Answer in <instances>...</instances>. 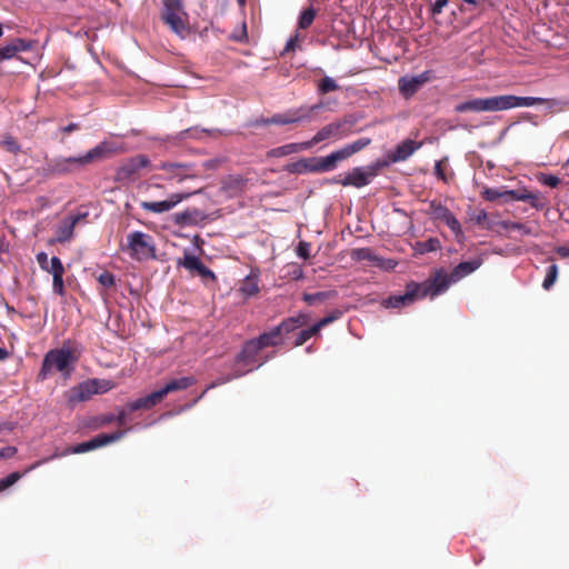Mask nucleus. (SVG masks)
Here are the masks:
<instances>
[{
  "label": "nucleus",
  "instance_id": "59",
  "mask_svg": "<svg viewBox=\"0 0 569 569\" xmlns=\"http://www.w3.org/2000/svg\"><path fill=\"white\" fill-rule=\"evenodd\" d=\"M488 213L485 210H480L475 217L473 220L477 224L483 226L487 222Z\"/></svg>",
  "mask_w": 569,
  "mask_h": 569
},
{
  "label": "nucleus",
  "instance_id": "43",
  "mask_svg": "<svg viewBox=\"0 0 569 569\" xmlns=\"http://www.w3.org/2000/svg\"><path fill=\"white\" fill-rule=\"evenodd\" d=\"M341 315H342L341 311L333 310L328 316L323 317L318 322H316L313 326L317 328L318 332H320L323 327H326V326L332 323L333 321H336L337 319H339L341 317Z\"/></svg>",
  "mask_w": 569,
  "mask_h": 569
},
{
  "label": "nucleus",
  "instance_id": "35",
  "mask_svg": "<svg viewBox=\"0 0 569 569\" xmlns=\"http://www.w3.org/2000/svg\"><path fill=\"white\" fill-rule=\"evenodd\" d=\"M335 293L331 291H319L313 293H305L302 300L307 302L309 306H315L319 302H323L325 300L331 298Z\"/></svg>",
  "mask_w": 569,
  "mask_h": 569
},
{
  "label": "nucleus",
  "instance_id": "46",
  "mask_svg": "<svg viewBox=\"0 0 569 569\" xmlns=\"http://www.w3.org/2000/svg\"><path fill=\"white\" fill-rule=\"evenodd\" d=\"M22 476L23 473L17 471L10 473L3 479H0V492L14 485Z\"/></svg>",
  "mask_w": 569,
  "mask_h": 569
},
{
  "label": "nucleus",
  "instance_id": "34",
  "mask_svg": "<svg viewBox=\"0 0 569 569\" xmlns=\"http://www.w3.org/2000/svg\"><path fill=\"white\" fill-rule=\"evenodd\" d=\"M317 335H319V332L313 325L307 329H302L296 333L293 346L300 347V346L305 345L310 338H312L313 336H317Z\"/></svg>",
  "mask_w": 569,
  "mask_h": 569
},
{
  "label": "nucleus",
  "instance_id": "14",
  "mask_svg": "<svg viewBox=\"0 0 569 569\" xmlns=\"http://www.w3.org/2000/svg\"><path fill=\"white\" fill-rule=\"evenodd\" d=\"M191 193H172L167 200L163 201H142L141 208L146 211L153 213H163L170 211L182 200L188 199Z\"/></svg>",
  "mask_w": 569,
  "mask_h": 569
},
{
  "label": "nucleus",
  "instance_id": "17",
  "mask_svg": "<svg viewBox=\"0 0 569 569\" xmlns=\"http://www.w3.org/2000/svg\"><path fill=\"white\" fill-rule=\"evenodd\" d=\"M508 199L512 201H527L537 210L543 209L547 204L545 197L540 192H530L527 189L509 191Z\"/></svg>",
  "mask_w": 569,
  "mask_h": 569
},
{
  "label": "nucleus",
  "instance_id": "44",
  "mask_svg": "<svg viewBox=\"0 0 569 569\" xmlns=\"http://www.w3.org/2000/svg\"><path fill=\"white\" fill-rule=\"evenodd\" d=\"M44 270L47 272L51 273L52 277H54V274H64V267H63L60 258H58V257H52L50 259L48 269H44Z\"/></svg>",
  "mask_w": 569,
  "mask_h": 569
},
{
  "label": "nucleus",
  "instance_id": "42",
  "mask_svg": "<svg viewBox=\"0 0 569 569\" xmlns=\"http://www.w3.org/2000/svg\"><path fill=\"white\" fill-rule=\"evenodd\" d=\"M339 89V86L337 84V82L330 78V77H325L320 82H319V86H318V90L321 94H327L329 92H332V91H336Z\"/></svg>",
  "mask_w": 569,
  "mask_h": 569
},
{
  "label": "nucleus",
  "instance_id": "41",
  "mask_svg": "<svg viewBox=\"0 0 569 569\" xmlns=\"http://www.w3.org/2000/svg\"><path fill=\"white\" fill-rule=\"evenodd\" d=\"M0 146L13 154H17L21 151V146L12 136H6L3 140L0 141Z\"/></svg>",
  "mask_w": 569,
  "mask_h": 569
},
{
  "label": "nucleus",
  "instance_id": "60",
  "mask_svg": "<svg viewBox=\"0 0 569 569\" xmlns=\"http://www.w3.org/2000/svg\"><path fill=\"white\" fill-rule=\"evenodd\" d=\"M81 128V126L79 123H76V122H71L69 123L68 126L66 127H62L60 128V130L64 133V134H69L76 130H79Z\"/></svg>",
  "mask_w": 569,
  "mask_h": 569
},
{
  "label": "nucleus",
  "instance_id": "29",
  "mask_svg": "<svg viewBox=\"0 0 569 569\" xmlns=\"http://www.w3.org/2000/svg\"><path fill=\"white\" fill-rule=\"evenodd\" d=\"M126 432H127V430H117L112 433H100L91 439L93 442V448L97 449V448L110 445L112 442H116V441L120 440L126 435Z\"/></svg>",
  "mask_w": 569,
  "mask_h": 569
},
{
  "label": "nucleus",
  "instance_id": "48",
  "mask_svg": "<svg viewBox=\"0 0 569 569\" xmlns=\"http://www.w3.org/2000/svg\"><path fill=\"white\" fill-rule=\"evenodd\" d=\"M539 181L550 188H557L560 184V179L553 174H541Z\"/></svg>",
  "mask_w": 569,
  "mask_h": 569
},
{
  "label": "nucleus",
  "instance_id": "16",
  "mask_svg": "<svg viewBox=\"0 0 569 569\" xmlns=\"http://www.w3.org/2000/svg\"><path fill=\"white\" fill-rule=\"evenodd\" d=\"M88 217V212L69 216L57 228L56 241L64 243L71 240L76 226Z\"/></svg>",
  "mask_w": 569,
  "mask_h": 569
},
{
  "label": "nucleus",
  "instance_id": "8",
  "mask_svg": "<svg viewBox=\"0 0 569 569\" xmlns=\"http://www.w3.org/2000/svg\"><path fill=\"white\" fill-rule=\"evenodd\" d=\"M72 360V355L69 350H50L42 360V366L38 373V379L42 381L46 380L53 369L60 372L67 371Z\"/></svg>",
  "mask_w": 569,
  "mask_h": 569
},
{
  "label": "nucleus",
  "instance_id": "45",
  "mask_svg": "<svg viewBox=\"0 0 569 569\" xmlns=\"http://www.w3.org/2000/svg\"><path fill=\"white\" fill-rule=\"evenodd\" d=\"M286 170L290 173H306L309 172V167L307 166V159H300L293 163H289L286 167Z\"/></svg>",
  "mask_w": 569,
  "mask_h": 569
},
{
  "label": "nucleus",
  "instance_id": "15",
  "mask_svg": "<svg viewBox=\"0 0 569 569\" xmlns=\"http://www.w3.org/2000/svg\"><path fill=\"white\" fill-rule=\"evenodd\" d=\"M96 381L89 379L71 388L67 392V399L70 406H74L78 402L89 400L92 396L97 395Z\"/></svg>",
  "mask_w": 569,
  "mask_h": 569
},
{
  "label": "nucleus",
  "instance_id": "13",
  "mask_svg": "<svg viewBox=\"0 0 569 569\" xmlns=\"http://www.w3.org/2000/svg\"><path fill=\"white\" fill-rule=\"evenodd\" d=\"M430 79L431 77L429 71H425L415 77L405 76L398 80V88L400 93L406 99H409L416 94L425 83L430 81Z\"/></svg>",
  "mask_w": 569,
  "mask_h": 569
},
{
  "label": "nucleus",
  "instance_id": "49",
  "mask_svg": "<svg viewBox=\"0 0 569 569\" xmlns=\"http://www.w3.org/2000/svg\"><path fill=\"white\" fill-rule=\"evenodd\" d=\"M53 291L59 295H64L63 274H54L52 282Z\"/></svg>",
  "mask_w": 569,
  "mask_h": 569
},
{
  "label": "nucleus",
  "instance_id": "23",
  "mask_svg": "<svg viewBox=\"0 0 569 569\" xmlns=\"http://www.w3.org/2000/svg\"><path fill=\"white\" fill-rule=\"evenodd\" d=\"M310 321V316L307 313H299L293 317L283 319L278 326H276L279 333L282 336L295 332L297 329L302 328Z\"/></svg>",
  "mask_w": 569,
  "mask_h": 569
},
{
  "label": "nucleus",
  "instance_id": "20",
  "mask_svg": "<svg viewBox=\"0 0 569 569\" xmlns=\"http://www.w3.org/2000/svg\"><path fill=\"white\" fill-rule=\"evenodd\" d=\"M178 264L184 267L187 270L196 271L203 279L216 280L213 271L206 267L202 261L193 254L186 253L183 259L179 260Z\"/></svg>",
  "mask_w": 569,
  "mask_h": 569
},
{
  "label": "nucleus",
  "instance_id": "24",
  "mask_svg": "<svg viewBox=\"0 0 569 569\" xmlns=\"http://www.w3.org/2000/svg\"><path fill=\"white\" fill-rule=\"evenodd\" d=\"M161 401H162L161 393L159 392V390H157L146 397H141L137 400L129 402L127 405V409L130 412L138 411V410H149Z\"/></svg>",
  "mask_w": 569,
  "mask_h": 569
},
{
  "label": "nucleus",
  "instance_id": "36",
  "mask_svg": "<svg viewBox=\"0 0 569 569\" xmlns=\"http://www.w3.org/2000/svg\"><path fill=\"white\" fill-rule=\"evenodd\" d=\"M510 190L506 189L505 187H501V188H486L483 191H482V197L488 200V201H496L500 198H506L507 200L508 199V192Z\"/></svg>",
  "mask_w": 569,
  "mask_h": 569
},
{
  "label": "nucleus",
  "instance_id": "62",
  "mask_svg": "<svg viewBox=\"0 0 569 569\" xmlns=\"http://www.w3.org/2000/svg\"><path fill=\"white\" fill-rule=\"evenodd\" d=\"M229 380H231V378H228V379H226V380H223V379H219V380H217V381H213L212 383H210V385L207 387V389L202 392V395L200 396V398H201V397H202V396H203V395H204L209 389H212V388H214V387H217V386H220V385H222V383H224L226 381H229Z\"/></svg>",
  "mask_w": 569,
  "mask_h": 569
},
{
  "label": "nucleus",
  "instance_id": "28",
  "mask_svg": "<svg viewBox=\"0 0 569 569\" xmlns=\"http://www.w3.org/2000/svg\"><path fill=\"white\" fill-rule=\"evenodd\" d=\"M257 343L260 346L261 349L268 348V347H277L281 343L282 337L277 330L276 327H273L270 331L261 333L258 338H254Z\"/></svg>",
  "mask_w": 569,
  "mask_h": 569
},
{
  "label": "nucleus",
  "instance_id": "37",
  "mask_svg": "<svg viewBox=\"0 0 569 569\" xmlns=\"http://www.w3.org/2000/svg\"><path fill=\"white\" fill-rule=\"evenodd\" d=\"M114 421H116V415H113V413L101 415V416L93 417L90 420V422L88 423V427L96 430V429L102 428L104 426H108Z\"/></svg>",
  "mask_w": 569,
  "mask_h": 569
},
{
  "label": "nucleus",
  "instance_id": "31",
  "mask_svg": "<svg viewBox=\"0 0 569 569\" xmlns=\"http://www.w3.org/2000/svg\"><path fill=\"white\" fill-rule=\"evenodd\" d=\"M239 290L246 298L256 296L259 292L258 278L256 276L246 277Z\"/></svg>",
  "mask_w": 569,
  "mask_h": 569
},
{
  "label": "nucleus",
  "instance_id": "47",
  "mask_svg": "<svg viewBox=\"0 0 569 569\" xmlns=\"http://www.w3.org/2000/svg\"><path fill=\"white\" fill-rule=\"evenodd\" d=\"M99 283L104 288H112L116 286V278L113 273L109 271H103L98 276Z\"/></svg>",
  "mask_w": 569,
  "mask_h": 569
},
{
  "label": "nucleus",
  "instance_id": "18",
  "mask_svg": "<svg viewBox=\"0 0 569 569\" xmlns=\"http://www.w3.org/2000/svg\"><path fill=\"white\" fill-rule=\"evenodd\" d=\"M158 169L167 171L170 173V179H177L179 182L197 177L196 173L191 172L192 166L188 163L161 162Z\"/></svg>",
  "mask_w": 569,
  "mask_h": 569
},
{
  "label": "nucleus",
  "instance_id": "33",
  "mask_svg": "<svg viewBox=\"0 0 569 569\" xmlns=\"http://www.w3.org/2000/svg\"><path fill=\"white\" fill-rule=\"evenodd\" d=\"M440 248H441V244H440L439 239H437V238H429L426 241H419L416 244V250L420 254L433 252Z\"/></svg>",
  "mask_w": 569,
  "mask_h": 569
},
{
  "label": "nucleus",
  "instance_id": "39",
  "mask_svg": "<svg viewBox=\"0 0 569 569\" xmlns=\"http://www.w3.org/2000/svg\"><path fill=\"white\" fill-rule=\"evenodd\" d=\"M316 14H317V11L312 7L303 10L299 17V22H298L299 28L308 29L312 24V22L316 18Z\"/></svg>",
  "mask_w": 569,
  "mask_h": 569
},
{
  "label": "nucleus",
  "instance_id": "63",
  "mask_svg": "<svg viewBox=\"0 0 569 569\" xmlns=\"http://www.w3.org/2000/svg\"><path fill=\"white\" fill-rule=\"evenodd\" d=\"M556 252L561 257V258H568L569 257V248L565 247V246H561V247H558L556 249Z\"/></svg>",
  "mask_w": 569,
  "mask_h": 569
},
{
  "label": "nucleus",
  "instance_id": "25",
  "mask_svg": "<svg viewBox=\"0 0 569 569\" xmlns=\"http://www.w3.org/2000/svg\"><path fill=\"white\" fill-rule=\"evenodd\" d=\"M207 214L197 208H188L176 216V222L183 226H196L203 222Z\"/></svg>",
  "mask_w": 569,
  "mask_h": 569
},
{
  "label": "nucleus",
  "instance_id": "40",
  "mask_svg": "<svg viewBox=\"0 0 569 569\" xmlns=\"http://www.w3.org/2000/svg\"><path fill=\"white\" fill-rule=\"evenodd\" d=\"M557 278H558V267H557V264L553 263V264L549 266L547 269V273H546L545 280L542 282L543 289L549 290L557 281Z\"/></svg>",
  "mask_w": 569,
  "mask_h": 569
},
{
  "label": "nucleus",
  "instance_id": "55",
  "mask_svg": "<svg viewBox=\"0 0 569 569\" xmlns=\"http://www.w3.org/2000/svg\"><path fill=\"white\" fill-rule=\"evenodd\" d=\"M297 42H298V36L291 37L287 41L286 47L281 52V56L284 57L288 52L293 51L297 47Z\"/></svg>",
  "mask_w": 569,
  "mask_h": 569
},
{
  "label": "nucleus",
  "instance_id": "7",
  "mask_svg": "<svg viewBox=\"0 0 569 569\" xmlns=\"http://www.w3.org/2000/svg\"><path fill=\"white\" fill-rule=\"evenodd\" d=\"M137 261L156 259V246L150 234L133 231L127 236V246L123 248Z\"/></svg>",
  "mask_w": 569,
  "mask_h": 569
},
{
  "label": "nucleus",
  "instance_id": "5",
  "mask_svg": "<svg viewBox=\"0 0 569 569\" xmlns=\"http://www.w3.org/2000/svg\"><path fill=\"white\" fill-rule=\"evenodd\" d=\"M161 3V21L172 33L178 36L180 39H186L191 33V27L183 0H162Z\"/></svg>",
  "mask_w": 569,
  "mask_h": 569
},
{
  "label": "nucleus",
  "instance_id": "6",
  "mask_svg": "<svg viewBox=\"0 0 569 569\" xmlns=\"http://www.w3.org/2000/svg\"><path fill=\"white\" fill-rule=\"evenodd\" d=\"M357 123V118L353 114H347L343 118L330 122L329 124L322 127L312 138L307 141V146L312 148L325 140H340L342 138L348 137L353 127Z\"/></svg>",
  "mask_w": 569,
  "mask_h": 569
},
{
  "label": "nucleus",
  "instance_id": "9",
  "mask_svg": "<svg viewBox=\"0 0 569 569\" xmlns=\"http://www.w3.org/2000/svg\"><path fill=\"white\" fill-rule=\"evenodd\" d=\"M261 350L256 339H251L243 345L242 350L236 358V377H240L253 369Z\"/></svg>",
  "mask_w": 569,
  "mask_h": 569
},
{
  "label": "nucleus",
  "instance_id": "26",
  "mask_svg": "<svg viewBox=\"0 0 569 569\" xmlns=\"http://www.w3.org/2000/svg\"><path fill=\"white\" fill-rule=\"evenodd\" d=\"M196 378L192 376L181 377L179 379H172L166 383L163 388L159 390L162 399L170 392L186 390L196 383Z\"/></svg>",
  "mask_w": 569,
  "mask_h": 569
},
{
  "label": "nucleus",
  "instance_id": "52",
  "mask_svg": "<svg viewBox=\"0 0 569 569\" xmlns=\"http://www.w3.org/2000/svg\"><path fill=\"white\" fill-rule=\"evenodd\" d=\"M94 450L92 440L81 442L71 449L72 453H83Z\"/></svg>",
  "mask_w": 569,
  "mask_h": 569
},
{
  "label": "nucleus",
  "instance_id": "27",
  "mask_svg": "<svg viewBox=\"0 0 569 569\" xmlns=\"http://www.w3.org/2000/svg\"><path fill=\"white\" fill-rule=\"evenodd\" d=\"M498 224L505 230L519 231L523 236L537 237L539 234L538 227L527 224V223L503 220V221L498 222Z\"/></svg>",
  "mask_w": 569,
  "mask_h": 569
},
{
  "label": "nucleus",
  "instance_id": "12",
  "mask_svg": "<svg viewBox=\"0 0 569 569\" xmlns=\"http://www.w3.org/2000/svg\"><path fill=\"white\" fill-rule=\"evenodd\" d=\"M150 166V160L144 154H137L126 159L117 169L118 180H134L139 171Z\"/></svg>",
  "mask_w": 569,
  "mask_h": 569
},
{
  "label": "nucleus",
  "instance_id": "3",
  "mask_svg": "<svg viewBox=\"0 0 569 569\" xmlns=\"http://www.w3.org/2000/svg\"><path fill=\"white\" fill-rule=\"evenodd\" d=\"M449 288V281L441 273L436 272L432 278L417 283L409 282L406 287L403 295L390 296L382 301V306L386 308H402L412 305L416 300L426 297L433 298Z\"/></svg>",
  "mask_w": 569,
  "mask_h": 569
},
{
  "label": "nucleus",
  "instance_id": "21",
  "mask_svg": "<svg viewBox=\"0 0 569 569\" xmlns=\"http://www.w3.org/2000/svg\"><path fill=\"white\" fill-rule=\"evenodd\" d=\"M32 49V42L22 38H14L0 48V61L13 59L19 52Z\"/></svg>",
  "mask_w": 569,
  "mask_h": 569
},
{
  "label": "nucleus",
  "instance_id": "38",
  "mask_svg": "<svg viewBox=\"0 0 569 569\" xmlns=\"http://www.w3.org/2000/svg\"><path fill=\"white\" fill-rule=\"evenodd\" d=\"M443 222L453 232L457 241L462 242L465 239V233L458 219L451 213Z\"/></svg>",
  "mask_w": 569,
  "mask_h": 569
},
{
  "label": "nucleus",
  "instance_id": "64",
  "mask_svg": "<svg viewBox=\"0 0 569 569\" xmlns=\"http://www.w3.org/2000/svg\"><path fill=\"white\" fill-rule=\"evenodd\" d=\"M258 123H260L262 126L274 124L273 122H271V117L270 118H262L261 120L258 121Z\"/></svg>",
  "mask_w": 569,
  "mask_h": 569
},
{
  "label": "nucleus",
  "instance_id": "53",
  "mask_svg": "<svg viewBox=\"0 0 569 569\" xmlns=\"http://www.w3.org/2000/svg\"><path fill=\"white\" fill-rule=\"evenodd\" d=\"M18 452L17 447L8 446L0 448V460L10 459Z\"/></svg>",
  "mask_w": 569,
  "mask_h": 569
},
{
  "label": "nucleus",
  "instance_id": "19",
  "mask_svg": "<svg viewBox=\"0 0 569 569\" xmlns=\"http://www.w3.org/2000/svg\"><path fill=\"white\" fill-rule=\"evenodd\" d=\"M482 264V260L480 258L471 260V261H463L460 262L458 266L453 268V270L450 272V274H446L441 271H438L441 273L442 277H446L449 281V284L451 282H457L463 277L472 273L476 271L480 266Z\"/></svg>",
  "mask_w": 569,
  "mask_h": 569
},
{
  "label": "nucleus",
  "instance_id": "11",
  "mask_svg": "<svg viewBox=\"0 0 569 569\" xmlns=\"http://www.w3.org/2000/svg\"><path fill=\"white\" fill-rule=\"evenodd\" d=\"M380 168L379 163L362 168L356 167L341 180L342 186H352L356 188H362L371 182V180L378 174Z\"/></svg>",
  "mask_w": 569,
  "mask_h": 569
},
{
  "label": "nucleus",
  "instance_id": "51",
  "mask_svg": "<svg viewBox=\"0 0 569 569\" xmlns=\"http://www.w3.org/2000/svg\"><path fill=\"white\" fill-rule=\"evenodd\" d=\"M311 246L309 242L300 241L297 247V254L302 259H309Z\"/></svg>",
  "mask_w": 569,
  "mask_h": 569
},
{
  "label": "nucleus",
  "instance_id": "50",
  "mask_svg": "<svg viewBox=\"0 0 569 569\" xmlns=\"http://www.w3.org/2000/svg\"><path fill=\"white\" fill-rule=\"evenodd\" d=\"M93 381H96V389L97 390V395L98 393H104L107 391H109L113 386H112V382L109 381V380H106V379H92Z\"/></svg>",
  "mask_w": 569,
  "mask_h": 569
},
{
  "label": "nucleus",
  "instance_id": "30",
  "mask_svg": "<svg viewBox=\"0 0 569 569\" xmlns=\"http://www.w3.org/2000/svg\"><path fill=\"white\" fill-rule=\"evenodd\" d=\"M310 149V146H307V141L300 143H288L278 148L272 149L269 153L274 157H284L291 153H296L302 150Z\"/></svg>",
  "mask_w": 569,
  "mask_h": 569
},
{
  "label": "nucleus",
  "instance_id": "54",
  "mask_svg": "<svg viewBox=\"0 0 569 569\" xmlns=\"http://www.w3.org/2000/svg\"><path fill=\"white\" fill-rule=\"evenodd\" d=\"M448 4V0H436V2L431 7V14L435 18L440 14L442 9Z\"/></svg>",
  "mask_w": 569,
  "mask_h": 569
},
{
  "label": "nucleus",
  "instance_id": "61",
  "mask_svg": "<svg viewBox=\"0 0 569 569\" xmlns=\"http://www.w3.org/2000/svg\"><path fill=\"white\" fill-rule=\"evenodd\" d=\"M14 428H16V423H13V422H7V421L0 422V433H2L3 431L11 432Z\"/></svg>",
  "mask_w": 569,
  "mask_h": 569
},
{
  "label": "nucleus",
  "instance_id": "4",
  "mask_svg": "<svg viewBox=\"0 0 569 569\" xmlns=\"http://www.w3.org/2000/svg\"><path fill=\"white\" fill-rule=\"evenodd\" d=\"M371 143L370 138H360L343 148L331 152L327 157L308 158L307 166L309 172H328L337 168L340 161H343L355 153L361 151Z\"/></svg>",
  "mask_w": 569,
  "mask_h": 569
},
{
  "label": "nucleus",
  "instance_id": "58",
  "mask_svg": "<svg viewBox=\"0 0 569 569\" xmlns=\"http://www.w3.org/2000/svg\"><path fill=\"white\" fill-rule=\"evenodd\" d=\"M129 410L122 409L119 411V413L116 416V421L119 426H124L127 423V417H128Z\"/></svg>",
  "mask_w": 569,
  "mask_h": 569
},
{
  "label": "nucleus",
  "instance_id": "2",
  "mask_svg": "<svg viewBox=\"0 0 569 569\" xmlns=\"http://www.w3.org/2000/svg\"><path fill=\"white\" fill-rule=\"evenodd\" d=\"M557 104L556 100L538 97H517L513 94L492 96L487 98H475L455 106L457 113L465 112H497L519 107H532L537 104Z\"/></svg>",
  "mask_w": 569,
  "mask_h": 569
},
{
  "label": "nucleus",
  "instance_id": "32",
  "mask_svg": "<svg viewBox=\"0 0 569 569\" xmlns=\"http://www.w3.org/2000/svg\"><path fill=\"white\" fill-rule=\"evenodd\" d=\"M429 213L433 219L445 221L452 212L440 202L431 201L429 206Z\"/></svg>",
  "mask_w": 569,
  "mask_h": 569
},
{
  "label": "nucleus",
  "instance_id": "56",
  "mask_svg": "<svg viewBox=\"0 0 569 569\" xmlns=\"http://www.w3.org/2000/svg\"><path fill=\"white\" fill-rule=\"evenodd\" d=\"M37 261L40 266L41 269H48V266H49V259H48V254L46 252H39L37 254Z\"/></svg>",
  "mask_w": 569,
  "mask_h": 569
},
{
  "label": "nucleus",
  "instance_id": "10",
  "mask_svg": "<svg viewBox=\"0 0 569 569\" xmlns=\"http://www.w3.org/2000/svg\"><path fill=\"white\" fill-rule=\"evenodd\" d=\"M320 106H301L297 109H290L283 113H277L271 117V122L279 126L295 124L303 121H310L311 114L318 110Z\"/></svg>",
  "mask_w": 569,
  "mask_h": 569
},
{
  "label": "nucleus",
  "instance_id": "57",
  "mask_svg": "<svg viewBox=\"0 0 569 569\" xmlns=\"http://www.w3.org/2000/svg\"><path fill=\"white\" fill-rule=\"evenodd\" d=\"M435 173L436 176L441 179L442 181H447V177H446V173H445V169H443V166H442V161H437L436 162V166H435Z\"/></svg>",
  "mask_w": 569,
  "mask_h": 569
},
{
  "label": "nucleus",
  "instance_id": "22",
  "mask_svg": "<svg viewBox=\"0 0 569 569\" xmlns=\"http://www.w3.org/2000/svg\"><path fill=\"white\" fill-rule=\"evenodd\" d=\"M422 146V142H416L411 139H406L399 143L393 151L389 153V159L392 162L406 161L416 150Z\"/></svg>",
  "mask_w": 569,
  "mask_h": 569
},
{
  "label": "nucleus",
  "instance_id": "1",
  "mask_svg": "<svg viewBox=\"0 0 569 569\" xmlns=\"http://www.w3.org/2000/svg\"><path fill=\"white\" fill-rule=\"evenodd\" d=\"M123 148L118 143L103 140L94 148L88 150L82 156L56 157L46 161L43 173L47 177L69 176L82 171L86 167L103 161L113 154L123 152Z\"/></svg>",
  "mask_w": 569,
  "mask_h": 569
}]
</instances>
